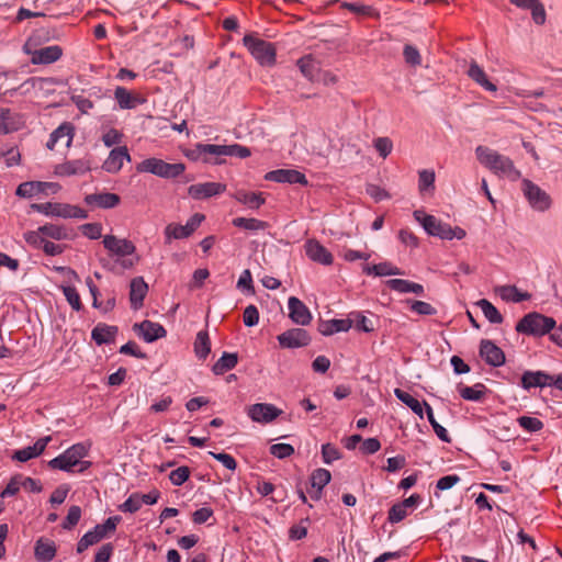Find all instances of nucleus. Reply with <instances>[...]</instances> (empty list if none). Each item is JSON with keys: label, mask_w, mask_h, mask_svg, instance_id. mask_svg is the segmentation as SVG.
<instances>
[{"label": "nucleus", "mask_w": 562, "mask_h": 562, "mask_svg": "<svg viewBox=\"0 0 562 562\" xmlns=\"http://www.w3.org/2000/svg\"><path fill=\"white\" fill-rule=\"evenodd\" d=\"M250 149L239 144L216 145V144H196L187 156L193 160H202L206 164L222 165L224 156L247 158L250 156Z\"/></svg>", "instance_id": "f257e3e1"}, {"label": "nucleus", "mask_w": 562, "mask_h": 562, "mask_svg": "<svg viewBox=\"0 0 562 562\" xmlns=\"http://www.w3.org/2000/svg\"><path fill=\"white\" fill-rule=\"evenodd\" d=\"M475 155L477 160L495 175L514 181L520 178V172L515 168L510 158L482 145L475 148Z\"/></svg>", "instance_id": "f03ea898"}, {"label": "nucleus", "mask_w": 562, "mask_h": 562, "mask_svg": "<svg viewBox=\"0 0 562 562\" xmlns=\"http://www.w3.org/2000/svg\"><path fill=\"white\" fill-rule=\"evenodd\" d=\"M89 446H86L82 442L75 443L69 447L66 451H64L58 457L52 459L48 462V465L52 469H57L66 472H70L72 468L77 464H81L80 472L85 471L90 467L89 461L80 462L82 458L88 454Z\"/></svg>", "instance_id": "7ed1b4c3"}, {"label": "nucleus", "mask_w": 562, "mask_h": 562, "mask_svg": "<svg viewBox=\"0 0 562 562\" xmlns=\"http://www.w3.org/2000/svg\"><path fill=\"white\" fill-rule=\"evenodd\" d=\"M555 327V321L543 314L531 312L526 314L516 325L515 329L519 334L529 336H543L549 334Z\"/></svg>", "instance_id": "20e7f679"}, {"label": "nucleus", "mask_w": 562, "mask_h": 562, "mask_svg": "<svg viewBox=\"0 0 562 562\" xmlns=\"http://www.w3.org/2000/svg\"><path fill=\"white\" fill-rule=\"evenodd\" d=\"M136 170L138 172H148L165 179H173L179 177L186 170V166L182 162L169 164L162 159L151 157L139 162Z\"/></svg>", "instance_id": "39448f33"}, {"label": "nucleus", "mask_w": 562, "mask_h": 562, "mask_svg": "<svg viewBox=\"0 0 562 562\" xmlns=\"http://www.w3.org/2000/svg\"><path fill=\"white\" fill-rule=\"evenodd\" d=\"M33 211H36L46 216H56L63 218H79L85 220L88 217L87 211L77 205L59 202L34 203L31 205Z\"/></svg>", "instance_id": "423d86ee"}, {"label": "nucleus", "mask_w": 562, "mask_h": 562, "mask_svg": "<svg viewBox=\"0 0 562 562\" xmlns=\"http://www.w3.org/2000/svg\"><path fill=\"white\" fill-rule=\"evenodd\" d=\"M243 42L260 65L271 66L276 63V48L271 43L254 35H245Z\"/></svg>", "instance_id": "0eeeda50"}, {"label": "nucleus", "mask_w": 562, "mask_h": 562, "mask_svg": "<svg viewBox=\"0 0 562 562\" xmlns=\"http://www.w3.org/2000/svg\"><path fill=\"white\" fill-rule=\"evenodd\" d=\"M413 215L427 234L441 239H449V224L439 221L434 215H427L420 210H416Z\"/></svg>", "instance_id": "6e6552de"}, {"label": "nucleus", "mask_w": 562, "mask_h": 562, "mask_svg": "<svg viewBox=\"0 0 562 562\" xmlns=\"http://www.w3.org/2000/svg\"><path fill=\"white\" fill-rule=\"evenodd\" d=\"M282 413V409L270 403H256L247 407L248 417L259 424L272 423Z\"/></svg>", "instance_id": "1a4fd4ad"}, {"label": "nucleus", "mask_w": 562, "mask_h": 562, "mask_svg": "<svg viewBox=\"0 0 562 562\" xmlns=\"http://www.w3.org/2000/svg\"><path fill=\"white\" fill-rule=\"evenodd\" d=\"M524 194L532 209L543 212L551 205V199L546 191L529 180L522 181Z\"/></svg>", "instance_id": "9d476101"}, {"label": "nucleus", "mask_w": 562, "mask_h": 562, "mask_svg": "<svg viewBox=\"0 0 562 562\" xmlns=\"http://www.w3.org/2000/svg\"><path fill=\"white\" fill-rule=\"evenodd\" d=\"M103 246L104 248L112 255L117 258L128 257L134 255L136 251L135 245L125 238H119L114 235H105L103 237Z\"/></svg>", "instance_id": "9b49d317"}, {"label": "nucleus", "mask_w": 562, "mask_h": 562, "mask_svg": "<svg viewBox=\"0 0 562 562\" xmlns=\"http://www.w3.org/2000/svg\"><path fill=\"white\" fill-rule=\"evenodd\" d=\"M278 341L282 348H301L310 344L311 337L303 328H291L280 334Z\"/></svg>", "instance_id": "f8f14e48"}, {"label": "nucleus", "mask_w": 562, "mask_h": 562, "mask_svg": "<svg viewBox=\"0 0 562 562\" xmlns=\"http://www.w3.org/2000/svg\"><path fill=\"white\" fill-rule=\"evenodd\" d=\"M31 56L33 65H49L57 61L63 56V49L59 45L45 46L34 50L26 52Z\"/></svg>", "instance_id": "ddd939ff"}, {"label": "nucleus", "mask_w": 562, "mask_h": 562, "mask_svg": "<svg viewBox=\"0 0 562 562\" xmlns=\"http://www.w3.org/2000/svg\"><path fill=\"white\" fill-rule=\"evenodd\" d=\"M265 179L279 183H300L306 186L308 183L304 173L295 169H277L266 173Z\"/></svg>", "instance_id": "4468645a"}, {"label": "nucleus", "mask_w": 562, "mask_h": 562, "mask_svg": "<svg viewBox=\"0 0 562 562\" xmlns=\"http://www.w3.org/2000/svg\"><path fill=\"white\" fill-rule=\"evenodd\" d=\"M289 317L297 325L306 326L312 321L308 307L297 297L291 296L288 300Z\"/></svg>", "instance_id": "2eb2a0df"}, {"label": "nucleus", "mask_w": 562, "mask_h": 562, "mask_svg": "<svg viewBox=\"0 0 562 562\" xmlns=\"http://www.w3.org/2000/svg\"><path fill=\"white\" fill-rule=\"evenodd\" d=\"M480 356L492 367H501L505 363L504 351L488 339L481 341Z\"/></svg>", "instance_id": "dca6fc26"}, {"label": "nucleus", "mask_w": 562, "mask_h": 562, "mask_svg": "<svg viewBox=\"0 0 562 562\" xmlns=\"http://www.w3.org/2000/svg\"><path fill=\"white\" fill-rule=\"evenodd\" d=\"M134 331L138 334L146 342H153L166 336L167 331L162 325L150 321H143L133 326Z\"/></svg>", "instance_id": "f3484780"}, {"label": "nucleus", "mask_w": 562, "mask_h": 562, "mask_svg": "<svg viewBox=\"0 0 562 562\" xmlns=\"http://www.w3.org/2000/svg\"><path fill=\"white\" fill-rule=\"evenodd\" d=\"M83 201L89 206L109 210L116 207L121 202V198L116 193L98 192L87 194Z\"/></svg>", "instance_id": "a211bd4d"}, {"label": "nucleus", "mask_w": 562, "mask_h": 562, "mask_svg": "<svg viewBox=\"0 0 562 562\" xmlns=\"http://www.w3.org/2000/svg\"><path fill=\"white\" fill-rule=\"evenodd\" d=\"M225 190L226 186L220 182H203L190 186L188 189V193L191 198L195 200H203L221 194Z\"/></svg>", "instance_id": "6ab92c4d"}, {"label": "nucleus", "mask_w": 562, "mask_h": 562, "mask_svg": "<svg viewBox=\"0 0 562 562\" xmlns=\"http://www.w3.org/2000/svg\"><path fill=\"white\" fill-rule=\"evenodd\" d=\"M306 256L315 262H318L324 266H329L333 263V255L328 251L318 240L308 239L305 245Z\"/></svg>", "instance_id": "aec40b11"}, {"label": "nucleus", "mask_w": 562, "mask_h": 562, "mask_svg": "<svg viewBox=\"0 0 562 562\" xmlns=\"http://www.w3.org/2000/svg\"><path fill=\"white\" fill-rule=\"evenodd\" d=\"M131 156L128 154L126 146H121L112 149L108 156V158L104 160L102 168L110 173H116L119 172L124 161H130Z\"/></svg>", "instance_id": "412c9836"}, {"label": "nucleus", "mask_w": 562, "mask_h": 562, "mask_svg": "<svg viewBox=\"0 0 562 562\" xmlns=\"http://www.w3.org/2000/svg\"><path fill=\"white\" fill-rule=\"evenodd\" d=\"M553 375L543 371H526L521 376V386L525 390L532 387L552 386Z\"/></svg>", "instance_id": "4be33fe9"}, {"label": "nucleus", "mask_w": 562, "mask_h": 562, "mask_svg": "<svg viewBox=\"0 0 562 562\" xmlns=\"http://www.w3.org/2000/svg\"><path fill=\"white\" fill-rule=\"evenodd\" d=\"M49 441H50L49 436L40 438L33 446H29L23 449L16 450L13 453L12 459L16 460L19 462H26L33 458H36L44 452V450Z\"/></svg>", "instance_id": "5701e85b"}, {"label": "nucleus", "mask_w": 562, "mask_h": 562, "mask_svg": "<svg viewBox=\"0 0 562 562\" xmlns=\"http://www.w3.org/2000/svg\"><path fill=\"white\" fill-rule=\"evenodd\" d=\"M147 292L148 285L143 277L132 279L130 284V302L133 310H139L143 306Z\"/></svg>", "instance_id": "b1692460"}, {"label": "nucleus", "mask_w": 562, "mask_h": 562, "mask_svg": "<svg viewBox=\"0 0 562 562\" xmlns=\"http://www.w3.org/2000/svg\"><path fill=\"white\" fill-rule=\"evenodd\" d=\"M117 331L119 328L114 325L99 323L92 329L91 338L98 346L108 345L114 342Z\"/></svg>", "instance_id": "393cba45"}, {"label": "nucleus", "mask_w": 562, "mask_h": 562, "mask_svg": "<svg viewBox=\"0 0 562 562\" xmlns=\"http://www.w3.org/2000/svg\"><path fill=\"white\" fill-rule=\"evenodd\" d=\"M57 553V547L50 539L41 537L34 546V557L38 562H50Z\"/></svg>", "instance_id": "a878e982"}, {"label": "nucleus", "mask_w": 562, "mask_h": 562, "mask_svg": "<svg viewBox=\"0 0 562 562\" xmlns=\"http://www.w3.org/2000/svg\"><path fill=\"white\" fill-rule=\"evenodd\" d=\"M58 188L55 183L49 182H41V181H27L21 183L16 189V195L21 198H32L37 195L38 193L45 192L47 189H53V192H56Z\"/></svg>", "instance_id": "bb28decb"}, {"label": "nucleus", "mask_w": 562, "mask_h": 562, "mask_svg": "<svg viewBox=\"0 0 562 562\" xmlns=\"http://www.w3.org/2000/svg\"><path fill=\"white\" fill-rule=\"evenodd\" d=\"M90 170L89 162L83 159H76L59 164L55 168V173L60 177L83 175Z\"/></svg>", "instance_id": "cd10ccee"}, {"label": "nucleus", "mask_w": 562, "mask_h": 562, "mask_svg": "<svg viewBox=\"0 0 562 562\" xmlns=\"http://www.w3.org/2000/svg\"><path fill=\"white\" fill-rule=\"evenodd\" d=\"M74 138V127L70 123H63L49 136L47 148L54 149L60 142L65 140V146L69 147Z\"/></svg>", "instance_id": "c85d7f7f"}, {"label": "nucleus", "mask_w": 562, "mask_h": 562, "mask_svg": "<svg viewBox=\"0 0 562 562\" xmlns=\"http://www.w3.org/2000/svg\"><path fill=\"white\" fill-rule=\"evenodd\" d=\"M352 327V319L342 318V319H329L324 321L319 324L318 330L324 336H330L335 333L347 331Z\"/></svg>", "instance_id": "c756f323"}, {"label": "nucleus", "mask_w": 562, "mask_h": 562, "mask_svg": "<svg viewBox=\"0 0 562 562\" xmlns=\"http://www.w3.org/2000/svg\"><path fill=\"white\" fill-rule=\"evenodd\" d=\"M386 285L389 289L398 293L424 294V286L422 284L405 279H390L386 281Z\"/></svg>", "instance_id": "7c9ffc66"}, {"label": "nucleus", "mask_w": 562, "mask_h": 562, "mask_svg": "<svg viewBox=\"0 0 562 562\" xmlns=\"http://www.w3.org/2000/svg\"><path fill=\"white\" fill-rule=\"evenodd\" d=\"M468 76L476 82L479 86H481L483 89L490 91V92H496L497 87L491 82L483 70V68L476 63L472 61L470 64V67L468 69Z\"/></svg>", "instance_id": "2f4dec72"}, {"label": "nucleus", "mask_w": 562, "mask_h": 562, "mask_svg": "<svg viewBox=\"0 0 562 562\" xmlns=\"http://www.w3.org/2000/svg\"><path fill=\"white\" fill-rule=\"evenodd\" d=\"M496 293L503 301L520 303L531 299L528 292H521L516 285H501L496 288Z\"/></svg>", "instance_id": "473e14b6"}, {"label": "nucleus", "mask_w": 562, "mask_h": 562, "mask_svg": "<svg viewBox=\"0 0 562 562\" xmlns=\"http://www.w3.org/2000/svg\"><path fill=\"white\" fill-rule=\"evenodd\" d=\"M331 479L330 472L326 469H317L311 475L312 487L315 488L312 498L319 499L323 488L329 483Z\"/></svg>", "instance_id": "72a5a7b5"}, {"label": "nucleus", "mask_w": 562, "mask_h": 562, "mask_svg": "<svg viewBox=\"0 0 562 562\" xmlns=\"http://www.w3.org/2000/svg\"><path fill=\"white\" fill-rule=\"evenodd\" d=\"M114 98L120 108L124 110L134 109L138 104L143 103L142 99L131 93L124 87H116V89L114 90Z\"/></svg>", "instance_id": "f704fd0d"}, {"label": "nucleus", "mask_w": 562, "mask_h": 562, "mask_svg": "<svg viewBox=\"0 0 562 562\" xmlns=\"http://www.w3.org/2000/svg\"><path fill=\"white\" fill-rule=\"evenodd\" d=\"M193 347L195 356L200 360H205L211 352V341L206 330H200L196 334Z\"/></svg>", "instance_id": "c9c22d12"}, {"label": "nucleus", "mask_w": 562, "mask_h": 562, "mask_svg": "<svg viewBox=\"0 0 562 562\" xmlns=\"http://www.w3.org/2000/svg\"><path fill=\"white\" fill-rule=\"evenodd\" d=\"M238 362L237 353L224 352L222 357L214 363L212 371L216 375L224 374L236 367Z\"/></svg>", "instance_id": "e433bc0d"}, {"label": "nucleus", "mask_w": 562, "mask_h": 562, "mask_svg": "<svg viewBox=\"0 0 562 562\" xmlns=\"http://www.w3.org/2000/svg\"><path fill=\"white\" fill-rule=\"evenodd\" d=\"M40 232H42V235L45 237H49L55 240H64L71 237L70 232L65 226L56 224H45L40 226Z\"/></svg>", "instance_id": "4c0bfd02"}, {"label": "nucleus", "mask_w": 562, "mask_h": 562, "mask_svg": "<svg viewBox=\"0 0 562 562\" xmlns=\"http://www.w3.org/2000/svg\"><path fill=\"white\" fill-rule=\"evenodd\" d=\"M232 224L235 226V227H238V228H241V229H245V231H250V232H257V231H263L268 227V223L265 222V221H260V220H257V218H254V217H235L233 221H232Z\"/></svg>", "instance_id": "58836bf2"}, {"label": "nucleus", "mask_w": 562, "mask_h": 562, "mask_svg": "<svg viewBox=\"0 0 562 562\" xmlns=\"http://www.w3.org/2000/svg\"><path fill=\"white\" fill-rule=\"evenodd\" d=\"M235 199L250 209H259L265 203L261 193L247 192L244 190L237 191Z\"/></svg>", "instance_id": "ea45409f"}, {"label": "nucleus", "mask_w": 562, "mask_h": 562, "mask_svg": "<svg viewBox=\"0 0 562 562\" xmlns=\"http://www.w3.org/2000/svg\"><path fill=\"white\" fill-rule=\"evenodd\" d=\"M164 234H165V243L166 244H170L172 241V239H183V238H188L189 236L192 235L186 225L173 224V223L168 224L165 227Z\"/></svg>", "instance_id": "a19ab883"}, {"label": "nucleus", "mask_w": 562, "mask_h": 562, "mask_svg": "<svg viewBox=\"0 0 562 562\" xmlns=\"http://www.w3.org/2000/svg\"><path fill=\"white\" fill-rule=\"evenodd\" d=\"M394 394L397 397V400H400L402 403L407 405L416 415H418L420 418H423V416H424L423 405L417 398H415L409 393H407L401 389H395Z\"/></svg>", "instance_id": "79ce46f5"}, {"label": "nucleus", "mask_w": 562, "mask_h": 562, "mask_svg": "<svg viewBox=\"0 0 562 562\" xmlns=\"http://www.w3.org/2000/svg\"><path fill=\"white\" fill-rule=\"evenodd\" d=\"M476 305L481 308L484 316L492 324H501L504 318L498 310L486 299L480 300Z\"/></svg>", "instance_id": "37998d69"}, {"label": "nucleus", "mask_w": 562, "mask_h": 562, "mask_svg": "<svg viewBox=\"0 0 562 562\" xmlns=\"http://www.w3.org/2000/svg\"><path fill=\"white\" fill-rule=\"evenodd\" d=\"M424 405L426 407L428 422L430 423L437 437L445 442H450L451 439L449 437L447 429L436 420L431 406L426 402H424Z\"/></svg>", "instance_id": "c03bdc74"}, {"label": "nucleus", "mask_w": 562, "mask_h": 562, "mask_svg": "<svg viewBox=\"0 0 562 562\" xmlns=\"http://www.w3.org/2000/svg\"><path fill=\"white\" fill-rule=\"evenodd\" d=\"M341 7L351 11L355 14H358V15L372 16V18L379 16V13L376 12V10L371 5H366V4L358 3V2H355V3L342 2Z\"/></svg>", "instance_id": "a18cd8bd"}, {"label": "nucleus", "mask_w": 562, "mask_h": 562, "mask_svg": "<svg viewBox=\"0 0 562 562\" xmlns=\"http://www.w3.org/2000/svg\"><path fill=\"white\" fill-rule=\"evenodd\" d=\"M120 521H121L120 516L109 517L103 524H99V525L94 526L93 530L99 536V538L102 540L109 533H112L115 531L116 526Z\"/></svg>", "instance_id": "49530a36"}, {"label": "nucleus", "mask_w": 562, "mask_h": 562, "mask_svg": "<svg viewBox=\"0 0 562 562\" xmlns=\"http://www.w3.org/2000/svg\"><path fill=\"white\" fill-rule=\"evenodd\" d=\"M485 386L482 383H477L473 386L460 387L459 392L463 400L467 401H480L484 395Z\"/></svg>", "instance_id": "de8ad7c7"}, {"label": "nucleus", "mask_w": 562, "mask_h": 562, "mask_svg": "<svg viewBox=\"0 0 562 562\" xmlns=\"http://www.w3.org/2000/svg\"><path fill=\"white\" fill-rule=\"evenodd\" d=\"M406 302L409 304L411 311L418 315L431 316L437 314V310L427 302L417 300H407Z\"/></svg>", "instance_id": "09e8293b"}, {"label": "nucleus", "mask_w": 562, "mask_h": 562, "mask_svg": "<svg viewBox=\"0 0 562 562\" xmlns=\"http://www.w3.org/2000/svg\"><path fill=\"white\" fill-rule=\"evenodd\" d=\"M297 66L304 77L312 80L317 70V65L314 58L311 56H304L297 60Z\"/></svg>", "instance_id": "8fccbe9b"}, {"label": "nucleus", "mask_w": 562, "mask_h": 562, "mask_svg": "<svg viewBox=\"0 0 562 562\" xmlns=\"http://www.w3.org/2000/svg\"><path fill=\"white\" fill-rule=\"evenodd\" d=\"M518 425L529 432H536L543 428V423L536 417L520 416L517 418Z\"/></svg>", "instance_id": "3c124183"}, {"label": "nucleus", "mask_w": 562, "mask_h": 562, "mask_svg": "<svg viewBox=\"0 0 562 562\" xmlns=\"http://www.w3.org/2000/svg\"><path fill=\"white\" fill-rule=\"evenodd\" d=\"M372 270H375L376 277H385V276H401L403 272L400 268L392 265L391 262H381L378 265H372Z\"/></svg>", "instance_id": "603ef678"}, {"label": "nucleus", "mask_w": 562, "mask_h": 562, "mask_svg": "<svg viewBox=\"0 0 562 562\" xmlns=\"http://www.w3.org/2000/svg\"><path fill=\"white\" fill-rule=\"evenodd\" d=\"M100 541H101V539L95 533V531L93 529L89 530L78 541V543H77V552L78 553H82L89 547H91V546H93V544H95V543H98Z\"/></svg>", "instance_id": "864d4df0"}, {"label": "nucleus", "mask_w": 562, "mask_h": 562, "mask_svg": "<svg viewBox=\"0 0 562 562\" xmlns=\"http://www.w3.org/2000/svg\"><path fill=\"white\" fill-rule=\"evenodd\" d=\"M189 477L190 469L186 465L177 468L169 474V480L175 486H181L184 482L189 480Z\"/></svg>", "instance_id": "5fc2aeb1"}, {"label": "nucleus", "mask_w": 562, "mask_h": 562, "mask_svg": "<svg viewBox=\"0 0 562 562\" xmlns=\"http://www.w3.org/2000/svg\"><path fill=\"white\" fill-rule=\"evenodd\" d=\"M351 319L352 326L358 330H362L364 333L374 330L373 322L360 313L353 314Z\"/></svg>", "instance_id": "6e6d98bb"}, {"label": "nucleus", "mask_w": 562, "mask_h": 562, "mask_svg": "<svg viewBox=\"0 0 562 562\" xmlns=\"http://www.w3.org/2000/svg\"><path fill=\"white\" fill-rule=\"evenodd\" d=\"M81 517V508L77 505H74L69 508L68 514L63 521V528L66 530L72 529L80 520Z\"/></svg>", "instance_id": "4d7b16f0"}, {"label": "nucleus", "mask_w": 562, "mask_h": 562, "mask_svg": "<svg viewBox=\"0 0 562 562\" xmlns=\"http://www.w3.org/2000/svg\"><path fill=\"white\" fill-rule=\"evenodd\" d=\"M11 119L9 109L3 108L0 110V135L16 131V126L12 123Z\"/></svg>", "instance_id": "13d9d810"}, {"label": "nucleus", "mask_w": 562, "mask_h": 562, "mask_svg": "<svg viewBox=\"0 0 562 562\" xmlns=\"http://www.w3.org/2000/svg\"><path fill=\"white\" fill-rule=\"evenodd\" d=\"M63 293L67 302L75 311H80L82 307L80 295L74 286H63Z\"/></svg>", "instance_id": "bf43d9fd"}, {"label": "nucleus", "mask_w": 562, "mask_h": 562, "mask_svg": "<svg viewBox=\"0 0 562 562\" xmlns=\"http://www.w3.org/2000/svg\"><path fill=\"white\" fill-rule=\"evenodd\" d=\"M403 55L405 61L411 66H419L422 63L420 54L413 45L406 44L403 49Z\"/></svg>", "instance_id": "052dcab7"}, {"label": "nucleus", "mask_w": 562, "mask_h": 562, "mask_svg": "<svg viewBox=\"0 0 562 562\" xmlns=\"http://www.w3.org/2000/svg\"><path fill=\"white\" fill-rule=\"evenodd\" d=\"M142 507V498L140 494L134 493L132 494L121 506L120 509L122 512L135 513Z\"/></svg>", "instance_id": "680f3d73"}, {"label": "nucleus", "mask_w": 562, "mask_h": 562, "mask_svg": "<svg viewBox=\"0 0 562 562\" xmlns=\"http://www.w3.org/2000/svg\"><path fill=\"white\" fill-rule=\"evenodd\" d=\"M270 453L278 459H284L294 453V448L289 443H274L270 447Z\"/></svg>", "instance_id": "e2e57ef3"}, {"label": "nucleus", "mask_w": 562, "mask_h": 562, "mask_svg": "<svg viewBox=\"0 0 562 562\" xmlns=\"http://www.w3.org/2000/svg\"><path fill=\"white\" fill-rule=\"evenodd\" d=\"M435 183V172L431 170H422L419 171L418 187L420 192H424L428 189H434Z\"/></svg>", "instance_id": "0e129e2a"}, {"label": "nucleus", "mask_w": 562, "mask_h": 562, "mask_svg": "<svg viewBox=\"0 0 562 562\" xmlns=\"http://www.w3.org/2000/svg\"><path fill=\"white\" fill-rule=\"evenodd\" d=\"M374 148L382 158H386L393 149V143L389 137H378L374 139Z\"/></svg>", "instance_id": "69168bd1"}, {"label": "nucleus", "mask_w": 562, "mask_h": 562, "mask_svg": "<svg viewBox=\"0 0 562 562\" xmlns=\"http://www.w3.org/2000/svg\"><path fill=\"white\" fill-rule=\"evenodd\" d=\"M81 233L89 239H99L102 236V226L99 223H87L80 226Z\"/></svg>", "instance_id": "338daca9"}, {"label": "nucleus", "mask_w": 562, "mask_h": 562, "mask_svg": "<svg viewBox=\"0 0 562 562\" xmlns=\"http://www.w3.org/2000/svg\"><path fill=\"white\" fill-rule=\"evenodd\" d=\"M244 324L247 327L256 326L259 322V312L255 305H248L243 314Z\"/></svg>", "instance_id": "774afa93"}]
</instances>
